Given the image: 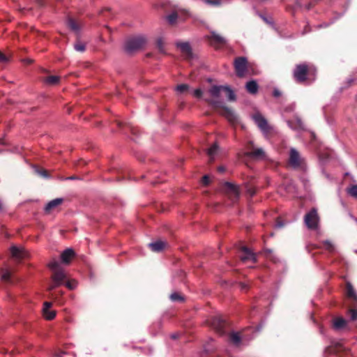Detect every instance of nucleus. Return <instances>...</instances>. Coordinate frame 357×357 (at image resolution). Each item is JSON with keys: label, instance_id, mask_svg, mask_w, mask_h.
Here are the masks:
<instances>
[{"label": "nucleus", "instance_id": "10", "mask_svg": "<svg viewBox=\"0 0 357 357\" xmlns=\"http://www.w3.org/2000/svg\"><path fill=\"white\" fill-rule=\"evenodd\" d=\"M223 190L233 202H236L238 199L239 190L236 185L229 182H225L223 185Z\"/></svg>", "mask_w": 357, "mask_h": 357}, {"label": "nucleus", "instance_id": "25", "mask_svg": "<svg viewBox=\"0 0 357 357\" xmlns=\"http://www.w3.org/2000/svg\"><path fill=\"white\" fill-rule=\"evenodd\" d=\"M347 321L342 317H337L333 320V328L336 330L343 328L347 325Z\"/></svg>", "mask_w": 357, "mask_h": 357}, {"label": "nucleus", "instance_id": "59", "mask_svg": "<svg viewBox=\"0 0 357 357\" xmlns=\"http://www.w3.org/2000/svg\"><path fill=\"white\" fill-rule=\"evenodd\" d=\"M353 82V80H352V79L349 80V83H351V82Z\"/></svg>", "mask_w": 357, "mask_h": 357}, {"label": "nucleus", "instance_id": "38", "mask_svg": "<svg viewBox=\"0 0 357 357\" xmlns=\"http://www.w3.org/2000/svg\"><path fill=\"white\" fill-rule=\"evenodd\" d=\"M37 172L39 175L43 177L47 178L49 176L48 172L47 170L43 169H38Z\"/></svg>", "mask_w": 357, "mask_h": 357}, {"label": "nucleus", "instance_id": "39", "mask_svg": "<svg viewBox=\"0 0 357 357\" xmlns=\"http://www.w3.org/2000/svg\"><path fill=\"white\" fill-rule=\"evenodd\" d=\"M247 192H248V193L251 197H252V196H254V195L256 194V192H257V190H256V188H255V187H253V186H249V187H248V188H247Z\"/></svg>", "mask_w": 357, "mask_h": 357}, {"label": "nucleus", "instance_id": "36", "mask_svg": "<svg viewBox=\"0 0 357 357\" xmlns=\"http://www.w3.org/2000/svg\"><path fill=\"white\" fill-rule=\"evenodd\" d=\"M189 89V85L186 84H181L176 86V91L181 93L188 91Z\"/></svg>", "mask_w": 357, "mask_h": 357}, {"label": "nucleus", "instance_id": "18", "mask_svg": "<svg viewBox=\"0 0 357 357\" xmlns=\"http://www.w3.org/2000/svg\"><path fill=\"white\" fill-rule=\"evenodd\" d=\"M63 202V199L56 198L49 202L45 207V211L46 213L50 214L52 211L56 209Z\"/></svg>", "mask_w": 357, "mask_h": 357}, {"label": "nucleus", "instance_id": "40", "mask_svg": "<svg viewBox=\"0 0 357 357\" xmlns=\"http://www.w3.org/2000/svg\"><path fill=\"white\" fill-rule=\"evenodd\" d=\"M202 181L203 185H208L210 183V178L208 177V176L205 175L202 177Z\"/></svg>", "mask_w": 357, "mask_h": 357}, {"label": "nucleus", "instance_id": "51", "mask_svg": "<svg viewBox=\"0 0 357 357\" xmlns=\"http://www.w3.org/2000/svg\"><path fill=\"white\" fill-rule=\"evenodd\" d=\"M277 226L279 227H282L283 226V224L280 222L279 219L277 220Z\"/></svg>", "mask_w": 357, "mask_h": 357}, {"label": "nucleus", "instance_id": "35", "mask_svg": "<svg viewBox=\"0 0 357 357\" xmlns=\"http://www.w3.org/2000/svg\"><path fill=\"white\" fill-rule=\"evenodd\" d=\"M156 46L158 51L161 53H165V42L162 38H158L156 41Z\"/></svg>", "mask_w": 357, "mask_h": 357}, {"label": "nucleus", "instance_id": "9", "mask_svg": "<svg viewBox=\"0 0 357 357\" xmlns=\"http://www.w3.org/2000/svg\"><path fill=\"white\" fill-rule=\"evenodd\" d=\"M247 63L248 61L245 57L240 56L235 59L234 64L238 77H242L244 76L247 70Z\"/></svg>", "mask_w": 357, "mask_h": 357}, {"label": "nucleus", "instance_id": "31", "mask_svg": "<svg viewBox=\"0 0 357 357\" xmlns=\"http://www.w3.org/2000/svg\"><path fill=\"white\" fill-rule=\"evenodd\" d=\"M322 243L325 249L329 252H333L335 251V246L331 241L326 240L324 241Z\"/></svg>", "mask_w": 357, "mask_h": 357}, {"label": "nucleus", "instance_id": "1", "mask_svg": "<svg viewBox=\"0 0 357 357\" xmlns=\"http://www.w3.org/2000/svg\"><path fill=\"white\" fill-rule=\"evenodd\" d=\"M224 91L226 93L229 101H235L236 98L234 92L227 86H211L208 93L211 98H205L204 100L213 109L220 110V114L225 117L230 123H236L238 121L237 116L234 111L229 107L225 106L222 100H218L220 97V92Z\"/></svg>", "mask_w": 357, "mask_h": 357}, {"label": "nucleus", "instance_id": "12", "mask_svg": "<svg viewBox=\"0 0 357 357\" xmlns=\"http://www.w3.org/2000/svg\"><path fill=\"white\" fill-rule=\"evenodd\" d=\"M345 293L347 298L354 307H357V294L350 282H346Z\"/></svg>", "mask_w": 357, "mask_h": 357}, {"label": "nucleus", "instance_id": "7", "mask_svg": "<svg viewBox=\"0 0 357 357\" xmlns=\"http://www.w3.org/2000/svg\"><path fill=\"white\" fill-rule=\"evenodd\" d=\"M206 38L209 44L216 50L222 48L227 43L226 38L215 31H211Z\"/></svg>", "mask_w": 357, "mask_h": 357}, {"label": "nucleus", "instance_id": "57", "mask_svg": "<svg viewBox=\"0 0 357 357\" xmlns=\"http://www.w3.org/2000/svg\"><path fill=\"white\" fill-rule=\"evenodd\" d=\"M117 125L120 127V126H121V123L120 121H118Z\"/></svg>", "mask_w": 357, "mask_h": 357}, {"label": "nucleus", "instance_id": "2", "mask_svg": "<svg viewBox=\"0 0 357 357\" xmlns=\"http://www.w3.org/2000/svg\"><path fill=\"white\" fill-rule=\"evenodd\" d=\"M48 267L53 272L52 275V284L47 288V290L51 291L56 287L63 284L66 281L67 275L59 263L55 259L49 263Z\"/></svg>", "mask_w": 357, "mask_h": 357}, {"label": "nucleus", "instance_id": "48", "mask_svg": "<svg viewBox=\"0 0 357 357\" xmlns=\"http://www.w3.org/2000/svg\"><path fill=\"white\" fill-rule=\"evenodd\" d=\"M313 6H314V4H313L312 2H310V3H307V4L305 6V8H306L307 10H310V9H311Z\"/></svg>", "mask_w": 357, "mask_h": 357}, {"label": "nucleus", "instance_id": "17", "mask_svg": "<svg viewBox=\"0 0 357 357\" xmlns=\"http://www.w3.org/2000/svg\"><path fill=\"white\" fill-rule=\"evenodd\" d=\"M52 303L51 302H45L43 304V313L47 320H52L56 316V311L51 310Z\"/></svg>", "mask_w": 357, "mask_h": 357}, {"label": "nucleus", "instance_id": "49", "mask_svg": "<svg viewBox=\"0 0 357 357\" xmlns=\"http://www.w3.org/2000/svg\"><path fill=\"white\" fill-rule=\"evenodd\" d=\"M264 252L266 254V257H268L269 256V254H271L272 252V250H270V249H265L264 250Z\"/></svg>", "mask_w": 357, "mask_h": 357}, {"label": "nucleus", "instance_id": "3", "mask_svg": "<svg viewBox=\"0 0 357 357\" xmlns=\"http://www.w3.org/2000/svg\"><path fill=\"white\" fill-rule=\"evenodd\" d=\"M145 43L146 39L143 36L129 37L125 41L123 47L124 51L128 54H132L142 49Z\"/></svg>", "mask_w": 357, "mask_h": 357}, {"label": "nucleus", "instance_id": "8", "mask_svg": "<svg viewBox=\"0 0 357 357\" xmlns=\"http://www.w3.org/2000/svg\"><path fill=\"white\" fill-rule=\"evenodd\" d=\"M252 118L257 127L264 134H268L271 132V126L268 125L267 120L260 112H256L252 114Z\"/></svg>", "mask_w": 357, "mask_h": 357}, {"label": "nucleus", "instance_id": "37", "mask_svg": "<svg viewBox=\"0 0 357 357\" xmlns=\"http://www.w3.org/2000/svg\"><path fill=\"white\" fill-rule=\"evenodd\" d=\"M204 2L207 4H209L212 6H220L223 0H204Z\"/></svg>", "mask_w": 357, "mask_h": 357}, {"label": "nucleus", "instance_id": "41", "mask_svg": "<svg viewBox=\"0 0 357 357\" xmlns=\"http://www.w3.org/2000/svg\"><path fill=\"white\" fill-rule=\"evenodd\" d=\"M8 61V57L0 51V62L5 63Z\"/></svg>", "mask_w": 357, "mask_h": 357}, {"label": "nucleus", "instance_id": "22", "mask_svg": "<svg viewBox=\"0 0 357 357\" xmlns=\"http://www.w3.org/2000/svg\"><path fill=\"white\" fill-rule=\"evenodd\" d=\"M67 25L75 33H78L80 29V24L79 23L75 20L73 17H68L67 20Z\"/></svg>", "mask_w": 357, "mask_h": 357}, {"label": "nucleus", "instance_id": "43", "mask_svg": "<svg viewBox=\"0 0 357 357\" xmlns=\"http://www.w3.org/2000/svg\"><path fill=\"white\" fill-rule=\"evenodd\" d=\"M36 2L40 7H43L46 4V0H36Z\"/></svg>", "mask_w": 357, "mask_h": 357}, {"label": "nucleus", "instance_id": "44", "mask_svg": "<svg viewBox=\"0 0 357 357\" xmlns=\"http://www.w3.org/2000/svg\"><path fill=\"white\" fill-rule=\"evenodd\" d=\"M66 286L70 289H73L75 288V285L69 281L66 282Z\"/></svg>", "mask_w": 357, "mask_h": 357}, {"label": "nucleus", "instance_id": "5", "mask_svg": "<svg viewBox=\"0 0 357 357\" xmlns=\"http://www.w3.org/2000/svg\"><path fill=\"white\" fill-rule=\"evenodd\" d=\"M208 325L219 335H224L228 327V323L221 315L211 317L207 320Z\"/></svg>", "mask_w": 357, "mask_h": 357}, {"label": "nucleus", "instance_id": "58", "mask_svg": "<svg viewBox=\"0 0 357 357\" xmlns=\"http://www.w3.org/2000/svg\"><path fill=\"white\" fill-rule=\"evenodd\" d=\"M69 179H75V177L74 176H71L70 178H68Z\"/></svg>", "mask_w": 357, "mask_h": 357}, {"label": "nucleus", "instance_id": "24", "mask_svg": "<svg viewBox=\"0 0 357 357\" xmlns=\"http://www.w3.org/2000/svg\"><path fill=\"white\" fill-rule=\"evenodd\" d=\"M11 255L15 259H21L24 257V252L16 246H13L10 249Z\"/></svg>", "mask_w": 357, "mask_h": 357}, {"label": "nucleus", "instance_id": "29", "mask_svg": "<svg viewBox=\"0 0 357 357\" xmlns=\"http://www.w3.org/2000/svg\"><path fill=\"white\" fill-rule=\"evenodd\" d=\"M74 48L77 52H84L86 50V45L77 38L74 44Z\"/></svg>", "mask_w": 357, "mask_h": 357}, {"label": "nucleus", "instance_id": "13", "mask_svg": "<svg viewBox=\"0 0 357 357\" xmlns=\"http://www.w3.org/2000/svg\"><path fill=\"white\" fill-rule=\"evenodd\" d=\"M176 45L180 50L185 59L190 60L192 58V51L189 43L177 42Z\"/></svg>", "mask_w": 357, "mask_h": 357}, {"label": "nucleus", "instance_id": "42", "mask_svg": "<svg viewBox=\"0 0 357 357\" xmlns=\"http://www.w3.org/2000/svg\"><path fill=\"white\" fill-rule=\"evenodd\" d=\"M194 96L196 98H200L202 96V91L199 89H197L195 90L194 91Z\"/></svg>", "mask_w": 357, "mask_h": 357}, {"label": "nucleus", "instance_id": "32", "mask_svg": "<svg viewBox=\"0 0 357 357\" xmlns=\"http://www.w3.org/2000/svg\"><path fill=\"white\" fill-rule=\"evenodd\" d=\"M347 192L350 196L354 198H357V184L353 185L348 188L347 189Z\"/></svg>", "mask_w": 357, "mask_h": 357}, {"label": "nucleus", "instance_id": "52", "mask_svg": "<svg viewBox=\"0 0 357 357\" xmlns=\"http://www.w3.org/2000/svg\"><path fill=\"white\" fill-rule=\"evenodd\" d=\"M297 4L300 6V7H302L303 6V3L301 2V0H297Z\"/></svg>", "mask_w": 357, "mask_h": 357}, {"label": "nucleus", "instance_id": "21", "mask_svg": "<svg viewBox=\"0 0 357 357\" xmlns=\"http://www.w3.org/2000/svg\"><path fill=\"white\" fill-rule=\"evenodd\" d=\"M245 89L250 94H256L259 89L258 84L255 80H251L246 83Z\"/></svg>", "mask_w": 357, "mask_h": 357}, {"label": "nucleus", "instance_id": "47", "mask_svg": "<svg viewBox=\"0 0 357 357\" xmlns=\"http://www.w3.org/2000/svg\"><path fill=\"white\" fill-rule=\"evenodd\" d=\"M310 27L309 26V25H308V24H307V25L305 26V28H304V30H303V34H305V33H308V32H310Z\"/></svg>", "mask_w": 357, "mask_h": 357}, {"label": "nucleus", "instance_id": "45", "mask_svg": "<svg viewBox=\"0 0 357 357\" xmlns=\"http://www.w3.org/2000/svg\"><path fill=\"white\" fill-rule=\"evenodd\" d=\"M273 95L274 97L278 98V97H279L281 95V93H280V91L279 90L274 89Z\"/></svg>", "mask_w": 357, "mask_h": 357}, {"label": "nucleus", "instance_id": "56", "mask_svg": "<svg viewBox=\"0 0 357 357\" xmlns=\"http://www.w3.org/2000/svg\"><path fill=\"white\" fill-rule=\"evenodd\" d=\"M4 142L3 141V139H0V144H4Z\"/></svg>", "mask_w": 357, "mask_h": 357}, {"label": "nucleus", "instance_id": "50", "mask_svg": "<svg viewBox=\"0 0 357 357\" xmlns=\"http://www.w3.org/2000/svg\"><path fill=\"white\" fill-rule=\"evenodd\" d=\"M218 171L219 172H224L225 171V168L223 167V166H220L218 168Z\"/></svg>", "mask_w": 357, "mask_h": 357}, {"label": "nucleus", "instance_id": "14", "mask_svg": "<svg viewBox=\"0 0 357 357\" xmlns=\"http://www.w3.org/2000/svg\"><path fill=\"white\" fill-rule=\"evenodd\" d=\"M326 351L330 354L342 356L346 353L347 349L342 342H332L331 345L326 348Z\"/></svg>", "mask_w": 357, "mask_h": 357}, {"label": "nucleus", "instance_id": "33", "mask_svg": "<svg viewBox=\"0 0 357 357\" xmlns=\"http://www.w3.org/2000/svg\"><path fill=\"white\" fill-rule=\"evenodd\" d=\"M1 280L7 283L11 282V273L8 270H4L1 275Z\"/></svg>", "mask_w": 357, "mask_h": 357}, {"label": "nucleus", "instance_id": "20", "mask_svg": "<svg viewBox=\"0 0 357 357\" xmlns=\"http://www.w3.org/2000/svg\"><path fill=\"white\" fill-rule=\"evenodd\" d=\"M167 245V243L162 241H157L155 242L151 243L149 245L151 250L156 252L162 251Z\"/></svg>", "mask_w": 357, "mask_h": 357}, {"label": "nucleus", "instance_id": "46", "mask_svg": "<svg viewBox=\"0 0 357 357\" xmlns=\"http://www.w3.org/2000/svg\"><path fill=\"white\" fill-rule=\"evenodd\" d=\"M180 334L178 333H173L170 335V337L172 339V340H176L178 338Z\"/></svg>", "mask_w": 357, "mask_h": 357}, {"label": "nucleus", "instance_id": "55", "mask_svg": "<svg viewBox=\"0 0 357 357\" xmlns=\"http://www.w3.org/2000/svg\"><path fill=\"white\" fill-rule=\"evenodd\" d=\"M205 351H206V352H210L211 350V349H209V348H206V347H205Z\"/></svg>", "mask_w": 357, "mask_h": 357}, {"label": "nucleus", "instance_id": "28", "mask_svg": "<svg viewBox=\"0 0 357 357\" xmlns=\"http://www.w3.org/2000/svg\"><path fill=\"white\" fill-rule=\"evenodd\" d=\"M169 298L172 301L174 302H183L184 301V297L183 296L179 293V292H174L170 294Z\"/></svg>", "mask_w": 357, "mask_h": 357}, {"label": "nucleus", "instance_id": "27", "mask_svg": "<svg viewBox=\"0 0 357 357\" xmlns=\"http://www.w3.org/2000/svg\"><path fill=\"white\" fill-rule=\"evenodd\" d=\"M347 313L349 315L351 321L357 320V307H354L351 304H349Z\"/></svg>", "mask_w": 357, "mask_h": 357}, {"label": "nucleus", "instance_id": "19", "mask_svg": "<svg viewBox=\"0 0 357 357\" xmlns=\"http://www.w3.org/2000/svg\"><path fill=\"white\" fill-rule=\"evenodd\" d=\"M75 253L73 249H71V248L66 249L61 254V262L65 264H69L71 259L75 257Z\"/></svg>", "mask_w": 357, "mask_h": 357}, {"label": "nucleus", "instance_id": "26", "mask_svg": "<svg viewBox=\"0 0 357 357\" xmlns=\"http://www.w3.org/2000/svg\"><path fill=\"white\" fill-rule=\"evenodd\" d=\"M44 82L48 85H56L60 82V77L56 75H50L44 79Z\"/></svg>", "mask_w": 357, "mask_h": 357}, {"label": "nucleus", "instance_id": "34", "mask_svg": "<svg viewBox=\"0 0 357 357\" xmlns=\"http://www.w3.org/2000/svg\"><path fill=\"white\" fill-rule=\"evenodd\" d=\"M178 18V14L176 12L172 13V14L167 16V20L169 24L173 25L176 23V20Z\"/></svg>", "mask_w": 357, "mask_h": 357}, {"label": "nucleus", "instance_id": "23", "mask_svg": "<svg viewBox=\"0 0 357 357\" xmlns=\"http://www.w3.org/2000/svg\"><path fill=\"white\" fill-rule=\"evenodd\" d=\"M218 148H219V146H218V144L216 142H215L214 144H213L211 146L210 148L208 149L207 154L209 156V162L211 163L213 162L214 157L216 155V153H218Z\"/></svg>", "mask_w": 357, "mask_h": 357}, {"label": "nucleus", "instance_id": "11", "mask_svg": "<svg viewBox=\"0 0 357 357\" xmlns=\"http://www.w3.org/2000/svg\"><path fill=\"white\" fill-rule=\"evenodd\" d=\"M247 149L250 150L245 153V155L248 157L254 158H263L265 157V153L264 150L261 148L255 149L254 147V143L252 141H250L248 143Z\"/></svg>", "mask_w": 357, "mask_h": 357}, {"label": "nucleus", "instance_id": "6", "mask_svg": "<svg viewBox=\"0 0 357 357\" xmlns=\"http://www.w3.org/2000/svg\"><path fill=\"white\" fill-rule=\"evenodd\" d=\"M304 222L308 229L312 230L317 229L319 222L317 210L313 208L307 213L304 217Z\"/></svg>", "mask_w": 357, "mask_h": 357}, {"label": "nucleus", "instance_id": "30", "mask_svg": "<svg viewBox=\"0 0 357 357\" xmlns=\"http://www.w3.org/2000/svg\"><path fill=\"white\" fill-rule=\"evenodd\" d=\"M229 340L234 344H238L241 342V337L238 333H231L229 335Z\"/></svg>", "mask_w": 357, "mask_h": 357}, {"label": "nucleus", "instance_id": "54", "mask_svg": "<svg viewBox=\"0 0 357 357\" xmlns=\"http://www.w3.org/2000/svg\"><path fill=\"white\" fill-rule=\"evenodd\" d=\"M63 354H65V352H63V351H62V352H61L59 354H58L57 356H58V357H62V356H63Z\"/></svg>", "mask_w": 357, "mask_h": 357}, {"label": "nucleus", "instance_id": "16", "mask_svg": "<svg viewBox=\"0 0 357 357\" xmlns=\"http://www.w3.org/2000/svg\"><path fill=\"white\" fill-rule=\"evenodd\" d=\"M289 163L294 168H298L301 165L300 154L295 149L290 150Z\"/></svg>", "mask_w": 357, "mask_h": 357}, {"label": "nucleus", "instance_id": "4", "mask_svg": "<svg viewBox=\"0 0 357 357\" xmlns=\"http://www.w3.org/2000/svg\"><path fill=\"white\" fill-rule=\"evenodd\" d=\"M310 70V66L306 63L296 65L293 71V77L296 82L298 84L305 83L307 80Z\"/></svg>", "mask_w": 357, "mask_h": 357}, {"label": "nucleus", "instance_id": "15", "mask_svg": "<svg viewBox=\"0 0 357 357\" xmlns=\"http://www.w3.org/2000/svg\"><path fill=\"white\" fill-rule=\"evenodd\" d=\"M240 258L243 262L251 261L253 263H256L257 261L256 255L246 247H242Z\"/></svg>", "mask_w": 357, "mask_h": 357}, {"label": "nucleus", "instance_id": "53", "mask_svg": "<svg viewBox=\"0 0 357 357\" xmlns=\"http://www.w3.org/2000/svg\"><path fill=\"white\" fill-rule=\"evenodd\" d=\"M26 61L27 63H31L33 62V60H31V59H26Z\"/></svg>", "mask_w": 357, "mask_h": 357}]
</instances>
